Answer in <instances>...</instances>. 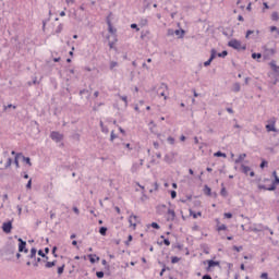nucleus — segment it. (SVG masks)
I'll use <instances>...</instances> for the list:
<instances>
[{"mask_svg":"<svg viewBox=\"0 0 279 279\" xmlns=\"http://www.w3.org/2000/svg\"><path fill=\"white\" fill-rule=\"evenodd\" d=\"M64 267H65V265L63 264L61 267L58 268L59 276H62L64 274Z\"/></svg>","mask_w":279,"mask_h":279,"instance_id":"26","label":"nucleus"},{"mask_svg":"<svg viewBox=\"0 0 279 279\" xmlns=\"http://www.w3.org/2000/svg\"><path fill=\"white\" fill-rule=\"evenodd\" d=\"M107 232H108V228L106 227H101L99 229V234H101V236H106Z\"/></svg>","mask_w":279,"mask_h":279,"instance_id":"20","label":"nucleus"},{"mask_svg":"<svg viewBox=\"0 0 279 279\" xmlns=\"http://www.w3.org/2000/svg\"><path fill=\"white\" fill-rule=\"evenodd\" d=\"M233 250L235 252H241V250H243V246H233Z\"/></svg>","mask_w":279,"mask_h":279,"instance_id":"48","label":"nucleus"},{"mask_svg":"<svg viewBox=\"0 0 279 279\" xmlns=\"http://www.w3.org/2000/svg\"><path fill=\"white\" fill-rule=\"evenodd\" d=\"M180 141H182L184 143V141H186V136L181 135Z\"/></svg>","mask_w":279,"mask_h":279,"instance_id":"61","label":"nucleus"},{"mask_svg":"<svg viewBox=\"0 0 279 279\" xmlns=\"http://www.w3.org/2000/svg\"><path fill=\"white\" fill-rule=\"evenodd\" d=\"M219 262H215L213 259L208 260V267H218Z\"/></svg>","mask_w":279,"mask_h":279,"instance_id":"21","label":"nucleus"},{"mask_svg":"<svg viewBox=\"0 0 279 279\" xmlns=\"http://www.w3.org/2000/svg\"><path fill=\"white\" fill-rule=\"evenodd\" d=\"M227 112H229V114H233L234 110H232V108H227Z\"/></svg>","mask_w":279,"mask_h":279,"instance_id":"57","label":"nucleus"},{"mask_svg":"<svg viewBox=\"0 0 279 279\" xmlns=\"http://www.w3.org/2000/svg\"><path fill=\"white\" fill-rule=\"evenodd\" d=\"M272 178H275V180L272 181V183L269 187H266L265 185H258V189H263L264 191H276V187L279 184L278 172L274 171L272 172Z\"/></svg>","mask_w":279,"mask_h":279,"instance_id":"1","label":"nucleus"},{"mask_svg":"<svg viewBox=\"0 0 279 279\" xmlns=\"http://www.w3.org/2000/svg\"><path fill=\"white\" fill-rule=\"evenodd\" d=\"M116 66H119V63L116 61L110 62V69H114Z\"/></svg>","mask_w":279,"mask_h":279,"instance_id":"37","label":"nucleus"},{"mask_svg":"<svg viewBox=\"0 0 279 279\" xmlns=\"http://www.w3.org/2000/svg\"><path fill=\"white\" fill-rule=\"evenodd\" d=\"M73 211L75 213V215H80V209L77 207H73Z\"/></svg>","mask_w":279,"mask_h":279,"instance_id":"54","label":"nucleus"},{"mask_svg":"<svg viewBox=\"0 0 279 279\" xmlns=\"http://www.w3.org/2000/svg\"><path fill=\"white\" fill-rule=\"evenodd\" d=\"M223 217H225L226 219H232V214H231V213H225V214H223Z\"/></svg>","mask_w":279,"mask_h":279,"instance_id":"38","label":"nucleus"},{"mask_svg":"<svg viewBox=\"0 0 279 279\" xmlns=\"http://www.w3.org/2000/svg\"><path fill=\"white\" fill-rule=\"evenodd\" d=\"M171 263H172L173 265H175V263H180L179 257H177V256L171 257Z\"/></svg>","mask_w":279,"mask_h":279,"instance_id":"35","label":"nucleus"},{"mask_svg":"<svg viewBox=\"0 0 279 279\" xmlns=\"http://www.w3.org/2000/svg\"><path fill=\"white\" fill-rule=\"evenodd\" d=\"M238 21L243 22V21H244L243 15H239V16H238Z\"/></svg>","mask_w":279,"mask_h":279,"instance_id":"63","label":"nucleus"},{"mask_svg":"<svg viewBox=\"0 0 279 279\" xmlns=\"http://www.w3.org/2000/svg\"><path fill=\"white\" fill-rule=\"evenodd\" d=\"M107 25H108V32H109V34H117V28H114L113 26H112V22H110V20H108L107 21Z\"/></svg>","mask_w":279,"mask_h":279,"instance_id":"12","label":"nucleus"},{"mask_svg":"<svg viewBox=\"0 0 279 279\" xmlns=\"http://www.w3.org/2000/svg\"><path fill=\"white\" fill-rule=\"evenodd\" d=\"M220 195H222V197H227L228 196V191H226V187L221 189Z\"/></svg>","mask_w":279,"mask_h":279,"instance_id":"30","label":"nucleus"},{"mask_svg":"<svg viewBox=\"0 0 279 279\" xmlns=\"http://www.w3.org/2000/svg\"><path fill=\"white\" fill-rule=\"evenodd\" d=\"M133 240L132 235H129L128 241L125 242V245H130L131 241Z\"/></svg>","mask_w":279,"mask_h":279,"instance_id":"49","label":"nucleus"},{"mask_svg":"<svg viewBox=\"0 0 279 279\" xmlns=\"http://www.w3.org/2000/svg\"><path fill=\"white\" fill-rule=\"evenodd\" d=\"M129 223L132 230H136V226H138V216L131 215L129 217Z\"/></svg>","mask_w":279,"mask_h":279,"instance_id":"3","label":"nucleus"},{"mask_svg":"<svg viewBox=\"0 0 279 279\" xmlns=\"http://www.w3.org/2000/svg\"><path fill=\"white\" fill-rule=\"evenodd\" d=\"M245 158H247L246 154L239 155L238 159H235V165H239L240 162H243V160H245Z\"/></svg>","mask_w":279,"mask_h":279,"instance_id":"14","label":"nucleus"},{"mask_svg":"<svg viewBox=\"0 0 279 279\" xmlns=\"http://www.w3.org/2000/svg\"><path fill=\"white\" fill-rule=\"evenodd\" d=\"M267 132H276V118H271L268 120V124H266Z\"/></svg>","mask_w":279,"mask_h":279,"instance_id":"5","label":"nucleus"},{"mask_svg":"<svg viewBox=\"0 0 279 279\" xmlns=\"http://www.w3.org/2000/svg\"><path fill=\"white\" fill-rule=\"evenodd\" d=\"M118 97H120V99L124 101L125 106H128V96L118 95Z\"/></svg>","mask_w":279,"mask_h":279,"instance_id":"31","label":"nucleus"},{"mask_svg":"<svg viewBox=\"0 0 279 279\" xmlns=\"http://www.w3.org/2000/svg\"><path fill=\"white\" fill-rule=\"evenodd\" d=\"M131 28L136 29V32L141 31V28H138V25H136V24H131Z\"/></svg>","mask_w":279,"mask_h":279,"instance_id":"42","label":"nucleus"},{"mask_svg":"<svg viewBox=\"0 0 279 279\" xmlns=\"http://www.w3.org/2000/svg\"><path fill=\"white\" fill-rule=\"evenodd\" d=\"M11 166H12V158H8L7 167H11Z\"/></svg>","mask_w":279,"mask_h":279,"instance_id":"52","label":"nucleus"},{"mask_svg":"<svg viewBox=\"0 0 279 279\" xmlns=\"http://www.w3.org/2000/svg\"><path fill=\"white\" fill-rule=\"evenodd\" d=\"M166 219L167 221H175V210L171 208L167 209Z\"/></svg>","mask_w":279,"mask_h":279,"instance_id":"8","label":"nucleus"},{"mask_svg":"<svg viewBox=\"0 0 279 279\" xmlns=\"http://www.w3.org/2000/svg\"><path fill=\"white\" fill-rule=\"evenodd\" d=\"M252 34H254V31H247L246 32V38H250V36H252Z\"/></svg>","mask_w":279,"mask_h":279,"instance_id":"53","label":"nucleus"},{"mask_svg":"<svg viewBox=\"0 0 279 279\" xmlns=\"http://www.w3.org/2000/svg\"><path fill=\"white\" fill-rule=\"evenodd\" d=\"M38 255L41 256V258H46V260H49V257L45 255V252H43V250L38 251Z\"/></svg>","mask_w":279,"mask_h":279,"instance_id":"27","label":"nucleus"},{"mask_svg":"<svg viewBox=\"0 0 279 279\" xmlns=\"http://www.w3.org/2000/svg\"><path fill=\"white\" fill-rule=\"evenodd\" d=\"M260 278H262V279H269V275H268L267 272H263V274L260 275Z\"/></svg>","mask_w":279,"mask_h":279,"instance_id":"41","label":"nucleus"},{"mask_svg":"<svg viewBox=\"0 0 279 279\" xmlns=\"http://www.w3.org/2000/svg\"><path fill=\"white\" fill-rule=\"evenodd\" d=\"M270 69H272V71H278V65L276 64V61L270 62Z\"/></svg>","mask_w":279,"mask_h":279,"instance_id":"24","label":"nucleus"},{"mask_svg":"<svg viewBox=\"0 0 279 279\" xmlns=\"http://www.w3.org/2000/svg\"><path fill=\"white\" fill-rule=\"evenodd\" d=\"M266 165H267V161H262L260 169H265Z\"/></svg>","mask_w":279,"mask_h":279,"instance_id":"56","label":"nucleus"},{"mask_svg":"<svg viewBox=\"0 0 279 279\" xmlns=\"http://www.w3.org/2000/svg\"><path fill=\"white\" fill-rule=\"evenodd\" d=\"M66 5H73L75 3V0H65Z\"/></svg>","mask_w":279,"mask_h":279,"instance_id":"46","label":"nucleus"},{"mask_svg":"<svg viewBox=\"0 0 279 279\" xmlns=\"http://www.w3.org/2000/svg\"><path fill=\"white\" fill-rule=\"evenodd\" d=\"M151 228H154L155 230H160V226L157 222H151Z\"/></svg>","mask_w":279,"mask_h":279,"instance_id":"34","label":"nucleus"},{"mask_svg":"<svg viewBox=\"0 0 279 279\" xmlns=\"http://www.w3.org/2000/svg\"><path fill=\"white\" fill-rule=\"evenodd\" d=\"M124 145V147L126 148V149H129V151H132V148H131V145L130 144H123Z\"/></svg>","mask_w":279,"mask_h":279,"instance_id":"55","label":"nucleus"},{"mask_svg":"<svg viewBox=\"0 0 279 279\" xmlns=\"http://www.w3.org/2000/svg\"><path fill=\"white\" fill-rule=\"evenodd\" d=\"M160 89L162 90V92H160L159 93V97H163V99L165 100H167L168 99V90H169V88L167 87V85H162L161 87H160Z\"/></svg>","mask_w":279,"mask_h":279,"instance_id":"11","label":"nucleus"},{"mask_svg":"<svg viewBox=\"0 0 279 279\" xmlns=\"http://www.w3.org/2000/svg\"><path fill=\"white\" fill-rule=\"evenodd\" d=\"M2 231L5 234H10L12 232V220L2 223Z\"/></svg>","mask_w":279,"mask_h":279,"instance_id":"7","label":"nucleus"},{"mask_svg":"<svg viewBox=\"0 0 279 279\" xmlns=\"http://www.w3.org/2000/svg\"><path fill=\"white\" fill-rule=\"evenodd\" d=\"M252 58H253V60H256V58L260 59V58H263V54L254 52V53H252Z\"/></svg>","mask_w":279,"mask_h":279,"instance_id":"29","label":"nucleus"},{"mask_svg":"<svg viewBox=\"0 0 279 279\" xmlns=\"http://www.w3.org/2000/svg\"><path fill=\"white\" fill-rule=\"evenodd\" d=\"M57 250H58V247H56V246L52 248V254H53L56 257L58 256V255L56 254V251H57Z\"/></svg>","mask_w":279,"mask_h":279,"instance_id":"59","label":"nucleus"},{"mask_svg":"<svg viewBox=\"0 0 279 279\" xmlns=\"http://www.w3.org/2000/svg\"><path fill=\"white\" fill-rule=\"evenodd\" d=\"M19 252H25V254H27V248H25L27 246V242L23 241V239H19Z\"/></svg>","mask_w":279,"mask_h":279,"instance_id":"10","label":"nucleus"},{"mask_svg":"<svg viewBox=\"0 0 279 279\" xmlns=\"http://www.w3.org/2000/svg\"><path fill=\"white\" fill-rule=\"evenodd\" d=\"M214 156H215L216 158H228V156L226 155V153H221V151L215 153Z\"/></svg>","mask_w":279,"mask_h":279,"instance_id":"17","label":"nucleus"},{"mask_svg":"<svg viewBox=\"0 0 279 279\" xmlns=\"http://www.w3.org/2000/svg\"><path fill=\"white\" fill-rule=\"evenodd\" d=\"M163 243H165L167 246L171 245V241H169V239H165V240H163Z\"/></svg>","mask_w":279,"mask_h":279,"instance_id":"51","label":"nucleus"},{"mask_svg":"<svg viewBox=\"0 0 279 279\" xmlns=\"http://www.w3.org/2000/svg\"><path fill=\"white\" fill-rule=\"evenodd\" d=\"M166 211H167V205L157 206V214L158 215H165Z\"/></svg>","mask_w":279,"mask_h":279,"instance_id":"13","label":"nucleus"},{"mask_svg":"<svg viewBox=\"0 0 279 279\" xmlns=\"http://www.w3.org/2000/svg\"><path fill=\"white\" fill-rule=\"evenodd\" d=\"M62 28H63V26H62V24H60L58 27H57V34H60V32H62Z\"/></svg>","mask_w":279,"mask_h":279,"instance_id":"47","label":"nucleus"},{"mask_svg":"<svg viewBox=\"0 0 279 279\" xmlns=\"http://www.w3.org/2000/svg\"><path fill=\"white\" fill-rule=\"evenodd\" d=\"M23 156V154L19 153L15 155V159H14V162H15V166L16 168L19 169L20 165H19V158H21Z\"/></svg>","mask_w":279,"mask_h":279,"instance_id":"19","label":"nucleus"},{"mask_svg":"<svg viewBox=\"0 0 279 279\" xmlns=\"http://www.w3.org/2000/svg\"><path fill=\"white\" fill-rule=\"evenodd\" d=\"M90 263H95V259L93 258V255H89Z\"/></svg>","mask_w":279,"mask_h":279,"instance_id":"64","label":"nucleus"},{"mask_svg":"<svg viewBox=\"0 0 279 279\" xmlns=\"http://www.w3.org/2000/svg\"><path fill=\"white\" fill-rule=\"evenodd\" d=\"M141 167H143V159L140 160V162H134L131 167L132 173H138L141 171Z\"/></svg>","mask_w":279,"mask_h":279,"instance_id":"9","label":"nucleus"},{"mask_svg":"<svg viewBox=\"0 0 279 279\" xmlns=\"http://www.w3.org/2000/svg\"><path fill=\"white\" fill-rule=\"evenodd\" d=\"M190 216L193 217V219H197V217H202V211L195 213L190 209Z\"/></svg>","mask_w":279,"mask_h":279,"instance_id":"15","label":"nucleus"},{"mask_svg":"<svg viewBox=\"0 0 279 279\" xmlns=\"http://www.w3.org/2000/svg\"><path fill=\"white\" fill-rule=\"evenodd\" d=\"M210 60H215L216 58H217V56H218V53H217V50L216 49H211V51H210Z\"/></svg>","mask_w":279,"mask_h":279,"instance_id":"22","label":"nucleus"},{"mask_svg":"<svg viewBox=\"0 0 279 279\" xmlns=\"http://www.w3.org/2000/svg\"><path fill=\"white\" fill-rule=\"evenodd\" d=\"M96 276L97 278H104V271H97Z\"/></svg>","mask_w":279,"mask_h":279,"instance_id":"43","label":"nucleus"},{"mask_svg":"<svg viewBox=\"0 0 279 279\" xmlns=\"http://www.w3.org/2000/svg\"><path fill=\"white\" fill-rule=\"evenodd\" d=\"M228 47H231L232 49H235L236 51H245V46L241 44L239 39H231L228 43Z\"/></svg>","mask_w":279,"mask_h":279,"instance_id":"2","label":"nucleus"},{"mask_svg":"<svg viewBox=\"0 0 279 279\" xmlns=\"http://www.w3.org/2000/svg\"><path fill=\"white\" fill-rule=\"evenodd\" d=\"M217 56L218 58H226V56H228V52L225 50L222 52H219Z\"/></svg>","mask_w":279,"mask_h":279,"instance_id":"33","label":"nucleus"},{"mask_svg":"<svg viewBox=\"0 0 279 279\" xmlns=\"http://www.w3.org/2000/svg\"><path fill=\"white\" fill-rule=\"evenodd\" d=\"M271 20H272V21H278V20H279L278 12H272V14H271Z\"/></svg>","mask_w":279,"mask_h":279,"instance_id":"28","label":"nucleus"},{"mask_svg":"<svg viewBox=\"0 0 279 279\" xmlns=\"http://www.w3.org/2000/svg\"><path fill=\"white\" fill-rule=\"evenodd\" d=\"M101 130L105 134H108L109 130L108 126L104 125V122H100Z\"/></svg>","mask_w":279,"mask_h":279,"instance_id":"25","label":"nucleus"},{"mask_svg":"<svg viewBox=\"0 0 279 279\" xmlns=\"http://www.w3.org/2000/svg\"><path fill=\"white\" fill-rule=\"evenodd\" d=\"M114 138H117V135L114 134V131H111L110 141L112 142Z\"/></svg>","mask_w":279,"mask_h":279,"instance_id":"44","label":"nucleus"},{"mask_svg":"<svg viewBox=\"0 0 279 279\" xmlns=\"http://www.w3.org/2000/svg\"><path fill=\"white\" fill-rule=\"evenodd\" d=\"M114 210L118 213V215H121V208L116 207Z\"/></svg>","mask_w":279,"mask_h":279,"instance_id":"60","label":"nucleus"},{"mask_svg":"<svg viewBox=\"0 0 279 279\" xmlns=\"http://www.w3.org/2000/svg\"><path fill=\"white\" fill-rule=\"evenodd\" d=\"M241 171L242 173H244V175H250L251 178H254L255 173L252 170V168H250V166H245V165H241Z\"/></svg>","mask_w":279,"mask_h":279,"instance_id":"4","label":"nucleus"},{"mask_svg":"<svg viewBox=\"0 0 279 279\" xmlns=\"http://www.w3.org/2000/svg\"><path fill=\"white\" fill-rule=\"evenodd\" d=\"M211 62H213V60H210V58H209L208 61L204 62V66H210Z\"/></svg>","mask_w":279,"mask_h":279,"instance_id":"45","label":"nucleus"},{"mask_svg":"<svg viewBox=\"0 0 279 279\" xmlns=\"http://www.w3.org/2000/svg\"><path fill=\"white\" fill-rule=\"evenodd\" d=\"M270 32H277L278 36H279V28L276 26H270Z\"/></svg>","mask_w":279,"mask_h":279,"instance_id":"40","label":"nucleus"},{"mask_svg":"<svg viewBox=\"0 0 279 279\" xmlns=\"http://www.w3.org/2000/svg\"><path fill=\"white\" fill-rule=\"evenodd\" d=\"M170 195L172 199H175V197H178V193L175 191H171Z\"/></svg>","mask_w":279,"mask_h":279,"instance_id":"39","label":"nucleus"},{"mask_svg":"<svg viewBox=\"0 0 279 279\" xmlns=\"http://www.w3.org/2000/svg\"><path fill=\"white\" fill-rule=\"evenodd\" d=\"M203 279H213V277H210V275H204Z\"/></svg>","mask_w":279,"mask_h":279,"instance_id":"58","label":"nucleus"},{"mask_svg":"<svg viewBox=\"0 0 279 279\" xmlns=\"http://www.w3.org/2000/svg\"><path fill=\"white\" fill-rule=\"evenodd\" d=\"M50 138L56 141V143H60V141L64 138V135H62L60 132L53 131L50 133Z\"/></svg>","mask_w":279,"mask_h":279,"instance_id":"6","label":"nucleus"},{"mask_svg":"<svg viewBox=\"0 0 279 279\" xmlns=\"http://www.w3.org/2000/svg\"><path fill=\"white\" fill-rule=\"evenodd\" d=\"M26 189H32V179L28 180V182L26 184Z\"/></svg>","mask_w":279,"mask_h":279,"instance_id":"50","label":"nucleus"},{"mask_svg":"<svg viewBox=\"0 0 279 279\" xmlns=\"http://www.w3.org/2000/svg\"><path fill=\"white\" fill-rule=\"evenodd\" d=\"M264 8L265 10H269V4H267V2H264Z\"/></svg>","mask_w":279,"mask_h":279,"instance_id":"62","label":"nucleus"},{"mask_svg":"<svg viewBox=\"0 0 279 279\" xmlns=\"http://www.w3.org/2000/svg\"><path fill=\"white\" fill-rule=\"evenodd\" d=\"M22 158H23V161L26 162V165H27L28 167H32V160L29 159V157H24V156H22Z\"/></svg>","mask_w":279,"mask_h":279,"instance_id":"23","label":"nucleus"},{"mask_svg":"<svg viewBox=\"0 0 279 279\" xmlns=\"http://www.w3.org/2000/svg\"><path fill=\"white\" fill-rule=\"evenodd\" d=\"M216 230L217 232L226 231L228 230V227L226 225H218Z\"/></svg>","mask_w":279,"mask_h":279,"instance_id":"16","label":"nucleus"},{"mask_svg":"<svg viewBox=\"0 0 279 279\" xmlns=\"http://www.w3.org/2000/svg\"><path fill=\"white\" fill-rule=\"evenodd\" d=\"M36 252H37L36 248L31 250V255H29L31 258H36Z\"/></svg>","mask_w":279,"mask_h":279,"instance_id":"32","label":"nucleus"},{"mask_svg":"<svg viewBox=\"0 0 279 279\" xmlns=\"http://www.w3.org/2000/svg\"><path fill=\"white\" fill-rule=\"evenodd\" d=\"M168 143H170V145H174L175 144V138H173L172 136L168 137Z\"/></svg>","mask_w":279,"mask_h":279,"instance_id":"36","label":"nucleus"},{"mask_svg":"<svg viewBox=\"0 0 279 279\" xmlns=\"http://www.w3.org/2000/svg\"><path fill=\"white\" fill-rule=\"evenodd\" d=\"M45 267H46L47 269H51V267H56V260H53V262H47L46 265H45Z\"/></svg>","mask_w":279,"mask_h":279,"instance_id":"18","label":"nucleus"}]
</instances>
